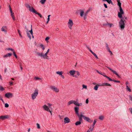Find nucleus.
<instances>
[{
  "label": "nucleus",
  "mask_w": 132,
  "mask_h": 132,
  "mask_svg": "<svg viewBox=\"0 0 132 132\" xmlns=\"http://www.w3.org/2000/svg\"><path fill=\"white\" fill-rule=\"evenodd\" d=\"M119 22V25L120 27L121 30L124 29L125 26V23L126 22L125 20L126 18L125 17H122Z\"/></svg>",
  "instance_id": "obj_1"
},
{
  "label": "nucleus",
  "mask_w": 132,
  "mask_h": 132,
  "mask_svg": "<svg viewBox=\"0 0 132 132\" xmlns=\"http://www.w3.org/2000/svg\"><path fill=\"white\" fill-rule=\"evenodd\" d=\"M26 6L27 9L30 12L38 15L41 18H43L42 15L39 13L37 12L32 7H31L29 4H27Z\"/></svg>",
  "instance_id": "obj_2"
},
{
  "label": "nucleus",
  "mask_w": 132,
  "mask_h": 132,
  "mask_svg": "<svg viewBox=\"0 0 132 132\" xmlns=\"http://www.w3.org/2000/svg\"><path fill=\"white\" fill-rule=\"evenodd\" d=\"M38 90L37 88H36L34 90V93L31 95L32 100H34L35 99L38 94Z\"/></svg>",
  "instance_id": "obj_3"
},
{
  "label": "nucleus",
  "mask_w": 132,
  "mask_h": 132,
  "mask_svg": "<svg viewBox=\"0 0 132 132\" xmlns=\"http://www.w3.org/2000/svg\"><path fill=\"white\" fill-rule=\"evenodd\" d=\"M50 87L51 89L53 91L56 93H58L59 92V89L55 86H51Z\"/></svg>",
  "instance_id": "obj_4"
},
{
  "label": "nucleus",
  "mask_w": 132,
  "mask_h": 132,
  "mask_svg": "<svg viewBox=\"0 0 132 132\" xmlns=\"http://www.w3.org/2000/svg\"><path fill=\"white\" fill-rule=\"evenodd\" d=\"M120 12L118 13V16L120 18H122V15L123 14L124 12L122 10L121 7H120Z\"/></svg>",
  "instance_id": "obj_5"
},
{
  "label": "nucleus",
  "mask_w": 132,
  "mask_h": 132,
  "mask_svg": "<svg viewBox=\"0 0 132 132\" xmlns=\"http://www.w3.org/2000/svg\"><path fill=\"white\" fill-rule=\"evenodd\" d=\"M68 26L69 28L71 29H72V26L73 25V23L72 21L70 19L69 20V22L68 23Z\"/></svg>",
  "instance_id": "obj_6"
},
{
  "label": "nucleus",
  "mask_w": 132,
  "mask_h": 132,
  "mask_svg": "<svg viewBox=\"0 0 132 132\" xmlns=\"http://www.w3.org/2000/svg\"><path fill=\"white\" fill-rule=\"evenodd\" d=\"M98 86H111V85L110 84L108 83H104L102 84H100L98 85Z\"/></svg>",
  "instance_id": "obj_7"
},
{
  "label": "nucleus",
  "mask_w": 132,
  "mask_h": 132,
  "mask_svg": "<svg viewBox=\"0 0 132 132\" xmlns=\"http://www.w3.org/2000/svg\"><path fill=\"white\" fill-rule=\"evenodd\" d=\"M43 108L44 110L46 111L49 112H51V110H50L49 107L46 105H43Z\"/></svg>",
  "instance_id": "obj_8"
},
{
  "label": "nucleus",
  "mask_w": 132,
  "mask_h": 132,
  "mask_svg": "<svg viewBox=\"0 0 132 132\" xmlns=\"http://www.w3.org/2000/svg\"><path fill=\"white\" fill-rule=\"evenodd\" d=\"M5 96L7 98H12L13 96V94L11 93H7L5 94Z\"/></svg>",
  "instance_id": "obj_9"
},
{
  "label": "nucleus",
  "mask_w": 132,
  "mask_h": 132,
  "mask_svg": "<svg viewBox=\"0 0 132 132\" xmlns=\"http://www.w3.org/2000/svg\"><path fill=\"white\" fill-rule=\"evenodd\" d=\"M106 67H107L108 69H109L111 71L113 72L114 74H115L118 77H119V75L115 71L112 70L111 68H110L106 66Z\"/></svg>",
  "instance_id": "obj_10"
},
{
  "label": "nucleus",
  "mask_w": 132,
  "mask_h": 132,
  "mask_svg": "<svg viewBox=\"0 0 132 132\" xmlns=\"http://www.w3.org/2000/svg\"><path fill=\"white\" fill-rule=\"evenodd\" d=\"M81 117H82V118H83L84 119L87 121H89L90 120L89 118L85 116L84 115L81 114Z\"/></svg>",
  "instance_id": "obj_11"
},
{
  "label": "nucleus",
  "mask_w": 132,
  "mask_h": 132,
  "mask_svg": "<svg viewBox=\"0 0 132 132\" xmlns=\"http://www.w3.org/2000/svg\"><path fill=\"white\" fill-rule=\"evenodd\" d=\"M79 108L77 107H75V113L78 116H79Z\"/></svg>",
  "instance_id": "obj_12"
},
{
  "label": "nucleus",
  "mask_w": 132,
  "mask_h": 132,
  "mask_svg": "<svg viewBox=\"0 0 132 132\" xmlns=\"http://www.w3.org/2000/svg\"><path fill=\"white\" fill-rule=\"evenodd\" d=\"M8 117L9 116L7 115L2 116H0V119L3 120L5 119L8 118Z\"/></svg>",
  "instance_id": "obj_13"
},
{
  "label": "nucleus",
  "mask_w": 132,
  "mask_h": 132,
  "mask_svg": "<svg viewBox=\"0 0 132 132\" xmlns=\"http://www.w3.org/2000/svg\"><path fill=\"white\" fill-rule=\"evenodd\" d=\"M64 122L65 123H69L70 121L69 119L67 117H65L64 119Z\"/></svg>",
  "instance_id": "obj_14"
},
{
  "label": "nucleus",
  "mask_w": 132,
  "mask_h": 132,
  "mask_svg": "<svg viewBox=\"0 0 132 132\" xmlns=\"http://www.w3.org/2000/svg\"><path fill=\"white\" fill-rule=\"evenodd\" d=\"M6 28H7V27L5 26H4L2 27L1 30L2 31H4L6 33L7 31L5 30V29Z\"/></svg>",
  "instance_id": "obj_15"
},
{
  "label": "nucleus",
  "mask_w": 132,
  "mask_h": 132,
  "mask_svg": "<svg viewBox=\"0 0 132 132\" xmlns=\"http://www.w3.org/2000/svg\"><path fill=\"white\" fill-rule=\"evenodd\" d=\"M47 53L46 52L44 54H43V58L44 59H48L47 58V57H48V56H47Z\"/></svg>",
  "instance_id": "obj_16"
},
{
  "label": "nucleus",
  "mask_w": 132,
  "mask_h": 132,
  "mask_svg": "<svg viewBox=\"0 0 132 132\" xmlns=\"http://www.w3.org/2000/svg\"><path fill=\"white\" fill-rule=\"evenodd\" d=\"M76 71L74 70H71L70 71V73L72 75H73L76 73Z\"/></svg>",
  "instance_id": "obj_17"
},
{
  "label": "nucleus",
  "mask_w": 132,
  "mask_h": 132,
  "mask_svg": "<svg viewBox=\"0 0 132 132\" xmlns=\"http://www.w3.org/2000/svg\"><path fill=\"white\" fill-rule=\"evenodd\" d=\"M12 53H8L3 56V57H10L12 55Z\"/></svg>",
  "instance_id": "obj_18"
},
{
  "label": "nucleus",
  "mask_w": 132,
  "mask_h": 132,
  "mask_svg": "<svg viewBox=\"0 0 132 132\" xmlns=\"http://www.w3.org/2000/svg\"><path fill=\"white\" fill-rule=\"evenodd\" d=\"M37 55L40 57L42 58H43V53H40L39 52H38L36 53Z\"/></svg>",
  "instance_id": "obj_19"
},
{
  "label": "nucleus",
  "mask_w": 132,
  "mask_h": 132,
  "mask_svg": "<svg viewBox=\"0 0 132 132\" xmlns=\"http://www.w3.org/2000/svg\"><path fill=\"white\" fill-rule=\"evenodd\" d=\"M97 119H95L94 120V122L93 123V125H92V126H91V127H92V129H93V128H94V125H95L96 122V121H97Z\"/></svg>",
  "instance_id": "obj_20"
},
{
  "label": "nucleus",
  "mask_w": 132,
  "mask_h": 132,
  "mask_svg": "<svg viewBox=\"0 0 132 132\" xmlns=\"http://www.w3.org/2000/svg\"><path fill=\"white\" fill-rule=\"evenodd\" d=\"M26 29V31L27 32V35L28 37L29 38V39H30L31 38V36L28 33V32H29L28 31L27 29Z\"/></svg>",
  "instance_id": "obj_21"
},
{
  "label": "nucleus",
  "mask_w": 132,
  "mask_h": 132,
  "mask_svg": "<svg viewBox=\"0 0 132 132\" xmlns=\"http://www.w3.org/2000/svg\"><path fill=\"white\" fill-rule=\"evenodd\" d=\"M75 101L74 100H71L68 103L67 105H69L71 104L74 103Z\"/></svg>",
  "instance_id": "obj_22"
},
{
  "label": "nucleus",
  "mask_w": 132,
  "mask_h": 132,
  "mask_svg": "<svg viewBox=\"0 0 132 132\" xmlns=\"http://www.w3.org/2000/svg\"><path fill=\"white\" fill-rule=\"evenodd\" d=\"M32 25H31V29L29 31V32L31 34V35L32 36V38H33L34 37L33 35V31H32Z\"/></svg>",
  "instance_id": "obj_23"
},
{
  "label": "nucleus",
  "mask_w": 132,
  "mask_h": 132,
  "mask_svg": "<svg viewBox=\"0 0 132 132\" xmlns=\"http://www.w3.org/2000/svg\"><path fill=\"white\" fill-rule=\"evenodd\" d=\"M126 90L127 91L130 92L131 91V90L130 89L129 87L128 86H126Z\"/></svg>",
  "instance_id": "obj_24"
},
{
  "label": "nucleus",
  "mask_w": 132,
  "mask_h": 132,
  "mask_svg": "<svg viewBox=\"0 0 132 132\" xmlns=\"http://www.w3.org/2000/svg\"><path fill=\"white\" fill-rule=\"evenodd\" d=\"M103 1H106L109 4H110L111 3H112L111 0H102Z\"/></svg>",
  "instance_id": "obj_25"
},
{
  "label": "nucleus",
  "mask_w": 132,
  "mask_h": 132,
  "mask_svg": "<svg viewBox=\"0 0 132 132\" xmlns=\"http://www.w3.org/2000/svg\"><path fill=\"white\" fill-rule=\"evenodd\" d=\"M104 118V117L102 115L99 117V119L101 120H103Z\"/></svg>",
  "instance_id": "obj_26"
},
{
  "label": "nucleus",
  "mask_w": 132,
  "mask_h": 132,
  "mask_svg": "<svg viewBox=\"0 0 132 132\" xmlns=\"http://www.w3.org/2000/svg\"><path fill=\"white\" fill-rule=\"evenodd\" d=\"M91 52L93 55L95 56V57L96 58V59H98V57L96 55V54L93 52L92 51H91Z\"/></svg>",
  "instance_id": "obj_27"
},
{
  "label": "nucleus",
  "mask_w": 132,
  "mask_h": 132,
  "mask_svg": "<svg viewBox=\"0 0 132 132\" xmlns=\"http://www.w3.org/2000/svg\"><path fill=\"white\" fill-rule=\"evenodd\" d=\"M92 127H90V128H89V129L87 131V132H92L94 128H93V129H92Z\"/></svg>",
  "instance_id": "obj_28"
},
{
  "label": "nucleus",
  "mask_w": 132,
  "mask_h": 132,
  "mask_svg": "<svg viewBox=\"0 0 132 132\" xmlns=\"http://www.w3.org/2000/svg\"><path fill=\"white\" fill-rule=\"evenodd\" d=\"M81 115H80L79 114V116H78V118H79V121H80V122H81L82 121V117H81Z\"/></svg>",
  "instance_id": "obj_29"
},
{
  "label": "nucleus",
  "mask_w": 132,
  "mask_h": 132,
  "mask_svg": "<svg viewBox=\"0 0 132 132\" xmlns=\"http://www.w3.org/2000/svg\"><path fill=\"white\" fill-rule=\"evenodd\" d=\"M99 86L98 85H96L94 87V89L95 90H98V88Z\"/></svg>",
  "instance_id": "obj_30"
},
{
  "label": "nucleus",
  "mask_w": 132,
  "mask_h": 132,
  "mask_svg": "<svg viewBox=\"0 0 132 132\" xmlns=\"http://www.w3.org/2000/svg\"><path fill=\"white\" fill-rule=\"evenodd\" d=\"M81 123V122L80 121H77L75 123V125L76 126L78 125H80Z\"/></svg>",
  "instance_id": "obj_31"
},
{
  "label": "nucleus",
  "mask_w": 132,
  "mask_h": 132,
  "mask_svg": "<svg viewBox=\"0 0 132 132\" xmlns=\"http://www.w3.org/2000/svg\"><path fill=\"white\" fill-rule=\"evenodd\" d=\"M40 46L42 48V49L44 50L45 49V47L44 45L42 44H41L40 45Z\"/></svg>",
  "instance_id": "obj_32"
},
{
  "label": "nucleus",
  "mask_w": 132,
  "mask_h": 132,
  "mask_svg": "<svg viewBox=\"0 0 132 132\" xmlns=\"http://www.w3.org/2000/svg\"><path fill=\"white\" fill-rule=\"evenodd\" d=\"M84 11H80V16L81 17L83 16L84 15Z\"/></svg>",
  "instance_id": "obj_33"
},
{
  "label": "nucleus",
  "mask_w": 132,
  "mask_h": 132,
  "mask_svg": "<svg viewBox=\"0 0 132 132\" xmlns=\"http://www.w3.org/2000/svg\"><path fill=\"white\" fill-rule=\"evenodd\" d=\"M46 0H41L40 1V2L42 4H44Z\"/></svg>",
  "instance_id": "obj_34"
},
{
  "label": "nucleus",
  "mask_w": 132,
  "mask_h": 132,
  "mask_svg": "<svg viewBox=\"0 0 132 132\" xmlns=\"http://www.w3.org/2000/svg\"><path fill=\"white\" fill-rule=\"evenodd\" d=\"M6 50H11L12 51H13H13H14V50L12 48H6Z\"/></svg>",
  "instance_id": "obj_35"
},
{
  "label": "nucleus",
  "mask_w": 132,
  "mask_h": 132,
  "mask_svg": "<svg viewBox=\"0 0 132 132\" xmlns=\"http://www.w3.org/2000/svg\"><path fill=\"white\" fill-rule=\"evenodd\" d=\"M56 73L58 74H59V75H61L62 74V72L61 71H57L56 72Z\"/></svg>",
  "instance_id": "obj_36"
},
{
  "label": "nucleus",
  "mask_w": 132,
  "mask_h": 132,
  "mask_svg": "<svg viewBox=\"0 0 132 132\" xmlns=\"http://www.w3.org/2000/svg\"><path fill=\"white\" fill-rule=\"evenodd\" d=\"M108 25L109 27L110 28L112 26H114V25L112 23H109V24Z\"/></svg>",
  "instance_id": "obj_37"
},
{
  "label": "nucleus",
  "mask_w": 132,
  "mask_h": 132,
  "mask_svg": "<svg viewBox=\"0 0 132 132\" xmlns=\"http://www.w3.org/2000/svg\"><path fill=\"white\" fill-rule=\"evenodd\" d=\"M82 87H83V88H84L85 89H87V86L86 85H82Z\"/></svg>",
  "instance_id": "obj_38"
},
{
  "label": "nucleus",
  "mask_w": 132,
  "mask_h": 132,
  "mask_svg": "<svg viewBox=\"0 0 132 132\" xmlns=\"http://www.w3.org/2000/svg\"><path fill=\"white\" fill-rule=\"evenodd\" d=\"M74 104L76 106H78L79 103L78 102H77L76 101H75Z\"/></svg>",
  "instance_id": "obj_39"
},
{
  "label": "nucleus",
  "mask_w": 132,
  "mask_h": 132,
  "mask_svg": "<svg viewBox=\"0 0 132 132\" xmlns=\"http://www.w3.org/2000/svg\"><path fill=\"white\" fill-rule=\"evenodd\" d=\"M106 77V78L107 79H108L109 81H113V80L111 78H110L109 77H108V76H107V77Z\"/></svg>",
  "instance_id": "obj_40"
},
{
  "label": "nucleus",
  "mask_w": 132,
  "mask_h": 132,
  "mask_svg": "<svg viewBox=\"0 0 132 132\" xmlns=\"http://www.w3.org/2000/svg\"><path fill=\"white\" fill-rule=\"evenodd\" d=\"M106 49H107V50L108 51L109 50H110V48L108 46V44H107V43H106Z\"/></svg>",
  "instance_id": "obj_41"
},
{
  "label": "nucleus",
  "mask_w": 132,
  "mask_h": 132,
  "mask_svg": "<svg viewBox=\"0 0 132 132\" xmlns=\"http://www.w3.org/2000/svg\"><path fill=\"white\" fill-rule=\"evenodd\" d=\"M13 55H14V56L16 58H17V56L15 53V52L14 51H13Z\"/></svg>",
  "instance_id": "obj_42"
},
{
  "label": "nucleus",
  "mask_w": 132,
  "mask_h": 132,
  "mask_svg": "<svg viewBox=\"0 0 132 132\" xmlns=\"http://www.w3.org/2000/svg\"><path fill=\"white\" fill-rule=\"evenodd\" d=\"M50 37H47L45 39V40L47 42H48V40L50 39Z\"/></svg>",
  "instance_id": "obj_43"
},
{
  "label": "nucleus",
  "mask_w": 132,
  "mask_h": 132,
  "mask_svg": "<svg viewBox=\"0 0 132 132\" xmlns=\"http://www.w3.org/2000/svg\"><path fill=\"white\" fill-rule=\"evenodd\" d=\"M18 32L20 36V37H22V35H21V34L20 33V31L18 29Z\"/></svg>",
  "instance_id": "obj_44"
},
{
  "label": "nucleus",
  "mask_w": 132,
  "mask_h": 132,
  "mask_svg": "<svg viewBox=\"0 0 132 132\" xmlns=\"http://www.w3.org/2000/svg\"><path fill=\"white\" fill-rule=\"evenodd\" d=\"M118 5L119 6V8L120 7H121V3L120 2H118Z\"/></svg>",
  "instance_id": "obj_45"
},
{
  "label": "nucleus",
  "mask_w": 132,
  "mask_h": 132,
  "mask_svg": "<svg viewBox=\"0 0 132 132\" xmlns=\"http://www.w3.org/2000/svg\"><path fill=\"white\" fill-rule=\"evenodd\" d=\"M75 74H76L78 76H79L80 75L78 71H76Z\"/></svg>",
  "instance_id": "obj_46"
},
{
  "label": "nucleus",
  "mask_w": 132,
  "mask_h": 132,
  "mask_svg": "<svg viewBox=\"0 0 132 132\" xmlns=\"http://www.w3.org/2000/svg\"><path fill=\"white\" fill-rule=\"evenodd\" d=\"M129 100L131 101H132V96L130 95H129Z\"/></svg>",
  "instance_id": "obj_47"
},
{
  "label": "nucleus",
  "mask_w": 132,
  "mask_h": 132,
  "mask_svg": "<svg viewBox=\"0 0 132 132\" xmlns=\"http://www.w3.org/2000/svg\"><path fill=\"white\" fill-rule=\"evenodd\" d=\"M36 125L37 126V128L38 129H40V127L38 123H37L36 124Z\"/></svg>",
  "instance_id": "obj_48"
},
{
  "label": "nucleus",
  "mask_w": 132,
  "mask_h": 132,
  "mask_svg": "<svg viewBox=\"0 0 132 132\" xmlns=\"http://www.w3.org/2000/svg\"><path fill=\"white\" fill-rule=\"evenodd\" d=\"M113 81L114 82H117V83H120V81H119L115 80H113Z\"/></svg>",
  "instance_id": "obj_49"
},
{
  "label": "nucleus",
  "mask_w": 132,
  "mask_h": 132,
  "mask_svg": "<svg viewBox=\"0 0 132 132\" xmlns=\"http://www.w3.org/2000/svg\"><path fill=\"white\" fill-rule=\"evenodd\" d=\"M9 105L8 104L6 103L5 104V107L7 108L9 107Z\"/></svg>",
  "instance_id": "obj_50"
},
{
  "label": "nucleus",
  "mask_w": 132,
  "mask_h": 132,
  "mask_svg": "<svg viewBox=\"0 0 132 132\" xmlns=\"http://www.w3.org/2000/svg\"><path fill=\"white\" fill-rule=\"evenodd\" d=\"M35 78L36 80H38L41 79V78H39L38 77H35Z\"/></svg>",
  "instance_id": "obj_51"
},
{
  "label": "nucleus",
  "mask_w": 132,
  "mask_h": 132,
  "mask_svg": "<svg viewBox=\"0 0 132 132\" xmlns=\"http://www.w3.org/2000/svg\"><path fill=\"white\" fill-rule=\"evenodd\" d=\"M4 89L1 86H0V90H3Z\"/></svg>",
  "instance_id": "obj_52"
},
{
  "label": "nucleus",
  "mask_w": 132,
  "mask_h": 132,
  "mask_svg": "<svg viewBox=\"0 0 132 132\" xmlns=\"http://www.w3.org/2000/svg\"><path fill=\"white\" fill-rule=\"evenodd\" d=\"M9 10H10V12L12 13V10L11 8V7L10 6V5L9 6Z\"/></svg>",
  "instance_id": "obj_53"
},
{
  "label": "nucleus",
  "mask_w": 132,
  "mask_h": 132,
  "mask_svg": "<svg viewBox=\"0 0 132 132\" xmlns=\"http://www.w3.org/2000/svg\"><path fill=\"white\" fill-rule=\"evenodd\" d=\"M109 24V23L108 22H106V23H104L103 24L104 26H106L107 25H108Z\"/></svg>",
  "instance_id": "obj_54"
},
{
  "label": "nucleus",
  "mask_w": 132,
  "mask_h": 132,
  "mask_svg": "<svg viewBox=\"0 0 132 132\" xmlns=\"http://www.w3.org/2000/svg\"><path fill=\"white\" fill-rule=\"evenodd\" d=\"M48 105L49 106V108L51 109H51H52L50 107V106L52 105V104L50 103H48Z\"/></svg>",
  "instance_id": "obj_55"
},
{
  "label": "nucleus",
  "mask_w": 132,
  "mask_h": 132,
  "mask_svg": "<svg viewBox=\"0 0 132 132\" xmlns=\"http://www.w3.org/2000/svg\"><path fill=\"white\" fill-rule=\"evenodd\" d=\"M102 75H103V76H104V77H107V76H106L105 75V74L103 73Z\"/></svg>",
  "instance_id": "obj_56"
},
{
  "label": "nucleus",
  "mask_w": 132,
  "mask_h": 132,
  "mask_svg": "<svg viewBox=\"0 0 132 132\" xmlns=\"http://www.w3.org/2000/svg\"><path fill=\"white\" fill-rule=\"evenodd\" d=\"M89 100H88V98H87L86 99V104H88V103Z\"/></svg>",
  "instance_id": "obj_57"
},
{
  "label": "nucleus",
  "mask_w": 132,
  "mask_h": 132,
  "mask_svg": "<svg viewBox=\"0 0 132 132\" xmlns=\"http://www.w3.org/2000/svg\"><path fill=\"white\" fill-rule=\"evenodd\" d=\"M129 84V83L128 82V81H126V86H128V85Z\"/></svg>",
  "instance_id": "obj_58"
},
{
  "label": "nucleus",
  "mask_w": 132,
  "mask_h": 132,
  "mask_svg": "<svg viewBox=\"0 0 132 132\" xmlns=\"http://www.w3.org/2000/svg\"><path fill=\"white\" fill-rule=\"evenodd\" d=\"M129 110L132 114V108H130L129 109Z\"/></svg>",
  "instance_id": "obj_59"
},
{
  "label": "nucleus",
  "mask_w": 132,
  "mask_h": 132,
  "mask_svg": "<svg viewBox=\"0 0 132 132\" xmlns=\"http://www.w3.org/2000/svg\"><path fill=\"white\" fill-rule=\"evenodd\" d=\"M104 7L105 8H107L108 7V6L106 5V4H105V3H104Z\"/></svg>",
  "instance_id": "obj_60"
},
{
  "label": "nucleus",
  "mask_w": 132,
  "mask_h": 132,
  "mask_svg": "<svg viewBox=\"0 0 132 132\" xmlns=\"http://www.w3.org/2000/svg\"><path fill=\"white\" fill-rule=\"evenodd\" d=\"M59 117L60 119H62L63 118V116H59Z\"/></svg>",
  "instance_id": "obj_61"
},
{
  "label": "nucleus",
  "mask_w": 132,
  "mask_h": 132,
  "mask_svg": "<svg viewBox=\"0 0 132 132\" xmlns=\"http://www.w3.org/2000/svg\"><path fill=\"white\" fill-rule=\"evenodd\" d=\"M86 47L89 50V51L91 52V51H92V50L89 48V47L88 46H86Z\"/></svg>",
  "instance_id": "obj_62"
},
{
  "label": "nucleus",
  "mask_w": 132,
  "mask_h": 132,
  "mask_svg": "<svg viewBox=\"0 0 132 132\" xmlns=\"http://www.w3.org/2000/svg\"><path fill=\"white\" fill-rule=\"evenodd\" d=\"M12 19H13L14 20H15V17H14V16H12Z\"/></svg>",
  "instance_id": "obj_63"
},
{
  "label": "nucleus",
  "mask_w": 132,
  "mask_h": 132,
  "mask_svg": "<svg viewBox=\"0 0 132 132\" xmlns=\"http://www.w3.org/2000/svg\"><path fill=\"white\" fill-rule=\"evenodd\" d=\"M89 10H88L86 11L85 13L87 14L88 13V12H89Z\"/></svg>",
  "instance_id": "obj_64"
}]
</instances>
